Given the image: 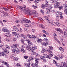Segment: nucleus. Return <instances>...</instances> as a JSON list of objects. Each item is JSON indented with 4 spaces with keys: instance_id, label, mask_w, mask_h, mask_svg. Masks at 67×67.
Masks as SVG:
<instances>
[{
    "instance_id": "43",
    "label": "nucleus",
    "mask_w": 67,
    "mask_h": 67,
    "mask_svg": "<svg viewBox=\"0 0 67 67\" xmlns=\"http://www.w3.org/2000/svg\"><path fill=\"white\" fill-rule=\"evenodd\" d=\"M21 43L23 44H24V40L23 39H21Z\"/></svg>"
},
{
    "instance_id": "52",
    "label": "nucleus",
    "mask_w": 67,
    "mask_h": 67,
    "mask_svg": "<svg viewBox=\"0 0 67 67\" xmlns=\"http://www.w3.org/2000/svg\"><path fill=\"white\" fill-rule=\"evenodd\" d=\"M17 33L15 32H13L12 34L13 36H16Z\"/></svg>"
},
{
    "instance_id": "44",
    "label": "nucleus",
    "mask_w": 67,
    "mask_h": 67,
    "mask_svg": "<svg viewBox=\"0 0 67 67\" xmlns=\"http://www.w3.org/2000/svg\"><path fill=\"white\" fill-rule=\"evenodd\" d=\"M2 9H3L5 11H8V10L7 8H6L4 7H2Z\"/></svg>"
},
{
    "instance_id": "42",
    "label": "nucleus",
    "mask_w": 67,
    "mask_h": 67,
    "mask_svg": "<svg viewBox=\"0 0 67 67\" xmlns=\"http://www.w3.org/2000/svg\"><path fill=\"white\" fill-rule=\"evenodd\" d=\"M45 49H43L41 51V53H45Z\"/></svg>"
},
{
    "instance_id": "56",
    "label": "nucleus",
    "mask_w": 67,
    "mask_h": 67,
    "mask_svg": "<svg viewBox=\"0 0 67 67\" xmlns=\"http://www.w3.org/2000/svg\"><path fill=\"white\" fill-rule=\"evenodd\" d=\"M11 47L12 48H16L15 46V45H14V44L12 45V46Z\"/></svg>"
},
{
    "instance_id": "47",
    "label": "nucleus",
    "mask_w": 67,
    "mask_h": 67,
    "mask_svg": "<svg viewBox=\"0 0 67 67\" xmlns=\"http://www.w3.org/2000/svg\"><path fill=\"white\" fill-rule=\"evenodd\" d=\"M31 36H32L33 37L32 38H37V36H35L34 35H32Z\"/></svg>"
},
{
    "instance_id": "32",
    "label": "nucleus",
    "mask_w": 67,
    "mask_h": 67,
    "mask_svg": "<svg viewBox=\"0 0 67 67\" xmlns=\"http://www.w3.org/2000/svg\"><path fill=\"white\" fill-rule=\"evenodd\" d=\"M48 48L49 50H53V49H54L53 47H52L51 46H49Z\"/></svg>"
},
{
    "instance_id": "55",
    "label": "nucleus",
    "mask_w": 67,
    "mask_h": 67,
    "mask_svg": "<svg viewBox=\"0 0 67 67\" xmlns=\"http://www.w3.org/2000/svg\"><path fill=\"white\" fill-rule=\"evenodd\" d=\"M55 16L57 18H58L60 16L59 15L57 14L55 15Z\"/></svg>"
},
{
    "instance_id": "29",
    "label": "nucleus",
    "mask_w": 67,
    "mask_h": 67,
    "mask_svg": "<svg viewBox=\"0 0 67 67\" xmlns=\"http://www.w3.org/2000/svg\"><path fill=\"white\" fill-rule=\"evenodd\" d=\"M27 36L29 38H32V37L29 34H27Z\"/></svg>"
},
{
    "instance_id": "38",
    "label": "nucleus",
    "mask_w": 67,
    "mask_h": 67,
    "mask_svg": "<svg viewBox=\"0 0 67 67\" xmlns=\"http://www.w3.org/2000/svg\"><path fill=\"white\" fill-rule=\"evenodd\" d=\"M5 46L6 48L7 49H10V47L8 46L7 45H5Z\"/></svg>"
},
{
    "instance_id": "2",
    "label": "nucleus",
    "mask_w": 67,
    "mask_h": 67,
    "mask_svg": "<svg viewBox=\"0 0 67 67\" xmlns=\"http://www.w3.org/2000/svg\"><path fill=\"white\" fill-rule=\"evenodd\" d=\"M20 22H25L27 23H30L31 21L28 19H27L25 18H23L21 19Z\"/></svg>"
},
{
    "instance_id": "46",
    "label": "nucleus",
    "mask_w": 67,
    "mask_h": 67,
    "mask_svg": "<svg viewBox=\"0 0 67 67\" xmlns=\"http://www.w3.org/2000/svg\"><path fill=\"white\" fill-rule=\"evenodd\" d=\"M3 56H4V57H7V55L6 54H5V53H4Z\"/></svg>"
},
{
    "instance_id": "20",
    "label": "nucleus",
    "mask_w": 67,
    "mask_h": 67,
    "mask_svg": "<svg viewBox=\"0 0 67 67\" xmlns=\"http://www.w3.org/2000/svg\"><path fill=\"white\" fill-rule=\"evenodd\" d=\"M62 52H63L64 51V49L62 48V47H59L58 48Z\"/></svg>"
},
{
    "instance_id": "22",
    "label": "nucleus",
    "mask_w": 67,
    "mask_h": 67,
    "mask_svg": "<svg viewBox=\"0 0 67 67\" xmlns=\"http://www.w3.org/2000/svg\"><path fill=\"white\" fill-rule=\"evenodd\" d=\"M29 57L30 58V59H31V60H33V59H34V57L32 55L30 56Z\"/></svg>"
},
{
    "instance_id": "35",
    "label": "nucleus",
    "mask_w": 67,
    "mask_h": 67,
    "mask_svg": "<svg viewBox=\"0 0 67 67\" xmlns=\"http://www.w3.org/2000/svg\"><path fill=\"white\" fill-rule=\"evenodd\" d=\"M45 7H46L47 8V7H48V6H49V4H48V3H45Z\"/></svg>"
},
{
    "instance_id": "61",
    "label": "nucleus",
    "mask_w": 67,
    "mask_h": 67,
    "mask_svg": "<svg viewBox=\"0 0 67 67\" xmlns=\"http://www.w3.org/2000/svg\"><path fill=\"white\" fill-rule=\"evenodd\" d=\"M17 27H16L15 26H14L13 27V29L14 31H16V29Z\"/></svg>"
},
{
    "instance_id": "14",
    "label": "nucleus",
    "mask_w": 67,
    "mask_h": 67,
    "mask_svg": "<svg viewBox=\"0 0 67 67\" xmlns=\"http://www.w3.org/2000/svg\"><path fill=\"white\" fill-rule=\"evenodd\" d=\"M2 30L3 32H7L8 31V30L7 29V28L5 27H4L2 29Z\"/></svg>"
},
{
    "instance_id": "54",
    "label": "nucleus",
    "mask_w": 67,
    "mask_h": 67,
    "mask_svg": "<svg viewBox=\"0 0 67 67\" xmlns=\"http://www.w3.org/2000/svg\"><path fill=\"white\" fill-rule=\"evenodd\" d=\"M5 65L6 66H7V67H9V64L7 62H6V64H5Z\"/></svg>"
},
{
    "instance_id": "17",
    "label": "nucleus",
    "mask_w": 67,
    "mask_h": 67,
    "mask_svg": "<svg viewBox=\"0 0 67 67\" xmlns=\"http://www.w3.org/2000/svg\"><path fill=\"white\" fill-rule=\"evenodd\" d=\"M35 62L37 64H38V62H39V60H40V59L38 58H35Z\"/></svg>"
},
{
    "instance_id": "13",
    "label": "nucleus",
    "mask_w": 67,
    "mask_h": 67,
    "mask_svg": "<svg viewBox=\"0 0 67 67\" xmlns=\"http://www.w3.org/2000/svg\"><path fill=\"white\" fill-rule=\"evenodd\" d=\"M41 43L42 45H43L44 46H46L47 45H48V44H49L47 42H45L44 43L41 42Z\"/></svg>"
},
{
    "instance_id": "58",
    "label": "nucleus",
    "mask_w": 67,
    "mask_h": 67,
    "mask_svg": "<svg viewBox=\"0 0 67 67\" xmlns=\"http://www.w3.org/2000/svg\"><path fill=\"white\" fill-rule=\"evenodd\" d=\"M3 47V44H1V45H0V48H1Z\"/></svg>"
},
{
    "instance_id": "23",
    "label": "nucleus",
    "mask_w": 67,
    "mask_h": 67,
    "mask_svg": "<svg viewBox=\"0 0 67 67\" xmlns=\"http://www.w3.org/2000/svg\"><path fill=\"white\" fill-rule=\"evenodd\" d=\"M43 40L44 42H47V43H49V42H48V40L47 39V38H44L43 39Z\"/></svg>"
},
{
    "instance_id": "26",
    "label": "nucleus",
    "mask_w": 67,
    "mask_h": 67,
    "mask_svg": "<svg viewBox=\"0 0 67 67\" xmlns=\"http://www.w3.org/2000/svg\"><path fill=\"white\" fill-rule=\"evenodd\" d=\"M16 52L17 54H20L21 53V50L19 49H18L16 51Z\"/></svg>"
},
{
    "instance_id": "10",
    "label": "nucleus",
    "mask_w": 67,
    "mask_h": 67,
    "mask_svg": "<svg viewBox=\"0 0 67 67\" xmlns=\"http://www.w3.org/2000/svg\"><path fill=\"white\" fill-rule=\"evenodd\" d=\"M27 42L28 43V44L30 45H32L33 44L32 42H31V40L30 39L27 40Z\"/></svg>"
},
{
    "instance_id": "63",
    "label": "nucleus",
    "mask_w": 67,
    "mask_h": 67,
    "mask_svg": "<svg viewBox=\"0 0 67 67\" xmlns=\"http://www.w3.org/2000/svg\"><path fill=\"white\" fill-rule=\"evenodd\" d=\"M26 67H30V64L29 63H28L27 64V65Z\"/></svg>"
},
{
    "instance_id": "45",
    "label": "nucleus",
    "mask_w": 67,
    "mask_h": 67,
    "mask_svg": "<svg viewBox=\"0 0 67 67\" xmlns=\"http://www.w3.org/2000/svg\"><path fill=\"white\" fill-rule=\"evenodd\" d=\"M15 36L16 37H18H18H20V35L17 33L16 34V35Z\"/></svg>"
},
{
    "instance_id": "24",
    "label": "nucleus",
    "mask_w": 67,
    "mask_h": 67,
    "mask_svg": "<svg viewBox=\"0 0 67 67\" xmlns=\"http://www.w3.org/2000/svg\"><path fill=\"white\" fill-rule=\"evenodd\" d=\"M20 35L21 36V37H24V38H26V36L24 35L21 34Z\"/></svg>"
},
{
    "instance_id": "48",
    "label": "nucleus",
    "mask_w": 67,
    "mask_h": 67,
    "mask_svg": "<svg viewBox=\"0 0 67 67\" xmlns=\"http://www.w3.org/2000/svg\"><path fill=\"white\" fill-rule=\"evenodd\" d=\"M4 14H5V15H7V16H9V14L6 12H5Z\"/></svg>"
},
{
    "instance_id": "6",
    "label": "nucleus",
    "mask_w": 67,
    "mask_h": 67,
    "mask_svg": "<svg viewBox=\"0 0 67 67\" xmlns=\"http://www.w3.org/2000/svg\"><path fill=\"white\" fill-rule=\"evenodd\" d=\"M33 15L34 17H36L38 16V15L37 13H36V12L35 10H34L33 12V14L31 13V15Z\"/></svg>"
},
{
    "instance_id": "34",
    "label": "nucleus",
    "mask_w": 67,
    "mask_h": 67,
    "mask_svg": "<svg viewBox=\"0 0 67 67\" xmlns=\"http://www.w3.org/2000/svg\"><path fill=\"white\" fill-rule=\"evenodd\" d=\"M58 0H53L52 1V3H56V2H57V1Z\"/></svg>"
},
{
    "instance_id": "18",
    "label": "nucleus",
    "mask_w": 67,
    "mask_h": 67,
    "mask_svg": "<svg viewBox=\"0 0 67 67\" xmlns=\"http://www.w3.org/2000/svg\"><path fill=\"white\" fill-rule=\"evenodd\" d=\"M38 65V64H37L36 63H33L31 64V66L34 67H37V65Z\"/></svg>"
},
{
    "instance_id": "33",
    "label": "nucleus",
    "mask_w": 67,
    "mask_h": 67,
    "mask_svg": "<svg viewBox=\"0 0 67 67\" xmlns=\"http://www.w3.org/2000/svg\"><path fill=\"white\" fill-rule=\"evenodd\" d=\"M47 52L48 53H49V54H51V53H53V52H52L51 51H50L49 50H47Z\"/></svg>"
},
{
    "instance_id": "39",
    "label": "nucleus",
    "mask_w": 67,
    "mask_h": 67,
    "mask_svg": "<svg viewBox=\"0 0 67 67\" xmlns=\"http://www.w3.org/2000/svg\"><path fill=\"white\" fill-rule=\"evenodd\" d=\"M21 52L22 53H26V50H21Z\"/></svg>"
},
{
    "instance_id": "41",
    "label": "nucleus",
    "mask_w": 67,
    "mask_h": 67,
    "mask_svg": "<svg viewBox=\"0 0 67 67\" xmlns=\"http://www.w3.org/2000/svg\"><path fill=\"white\" fill-rule=\"evenodd\" d=\"M64 37L66 38L67 37V33L66 32H64Z\"/></svg>"
},
{
    "instance_id": "59",
    "label": "nucleus",
    "mask_w": 67,
    "mask_h": 67,
    "mask_svg": "<svg viewBox=\"0 0 67 67\" xmlns=\"http://www.w3.org/2000/svg\"><path fill=\"white\" fill-rule=\"evenodd\" d=\"M53 39H54V40H55V41H57L58 39H57V38H56V37H53Z\"/></svg>"
},
{
    "instance_id": "9",
    "label": "nucleus",
    "mask_w": 67,
    "mask_h": 67,
    "mask_svg": "<svg viewBox=\"0 0 67 67\" xmlns=\"http://www.w3.org/2000/svg\"><path fill=\"white\" fill-rule=\"evenodd\" d=\"M53 63L54 64H55L57 66V67H63L62 65L60 64H58V63H57V62L55 60H53Z\"/></svg>"
},
{
    "instance_id": "12",
    "label": "nucleus",
    "mask_w": 67,
    "mask_h": 67,
    "mask_svg": "<svg viewBox=\"0 0 67 67\" xmlns=\"http://www.w3.org/2000/svg\"><path fill=\"white\" fill-rule=\"evenodd\" d=\"M31 45L29 44L26 47V49L28 51H31Z\"/></svg>"
},
{
    "instance_id": "37",
    "label": "nucleus",
    "mask_w": 67,
    "mask_h": 67,
    "mask_svg": "<svg viewBox=\"0 0 67 67\" xmlns=\"http://www.w3.org/2000/svg\"><path fill=\"white\" fill-rule=\"evenodd\" d=\"M44 58V55H43V56H41L40 57V58L41 59V60H43V59H44V58Z\"/></svg>"
},
{
    "instance_id": "7",
    "label": "nucleus",
    "mask_w": 67,
    "mask_h": 67,
    "mask_svg": "<svg viewBox=\"0 0 67 67\" xmlns=\"http://www.w3.org/2000/svg\"><path fill=\"white\" fill-rule=\"evenodd\" d=\"M48 8H49V9H47V11L48 12H50V10H52L53 8V6H52V5L51 4H49Z\"/></svg>"
},
{
    "instance_id": "62",
    "label": "nucleus",
    "mask_w": 67,
    "mask_h": 67,
    "mask_svg": "<svg viewBox=\"0 0 67 67\" xmlns=\"http://www.w3.org/2000/svg\"><path fill=\"white\" fill-rule=\"evenodd\" d=\"M13 40L14 41H16V37H15L13 38Z\"/></svg>"
},
{
    "instance_id": "60",
    "label": "nucleus",
    "mask_w": 67,
    "mask_h": 67,
    "mask_svg": "<svg viewBox=\"0 0 67 67\" xmlns=\"http://www.w3.org/2000/svg\"><path fill=\"white\" fill-rule=\"evenodd\" d=\"M53 39H54V40H55V41H57L58 39H57V38H56V37H53Z\"/></svg>"
},
{
    "instance_id": "4",
    "label": "nucleus",
    "mask_w": 67,
    "mask_h": 67,
    "mask_svg": "<svg viewBox=\"0 0 67 67\" xmlns=\"http://www.w3.org/2000/svg\"><path fill=\"white\" fill-rule=\"evenodd\" d=\"M55 29L56 31H57L58 32V33L59 34H60L61 33H62V34H63L64 33V32L63 31H62L61 29H60V28H55Z\"/></svg>"
},
{
    "instance_id": "11",
    "label": "nucleus",
    "mask_w": 67,
    "mask_h": 67,
    "mask_svg": "<svg viewBox=\"0 0 67 67\" xmlns=\"http://www.w3.org/2000/svg\"><path fill=\"white\" fill-rule=\"evenodd\" d=\"M11 58L12 59H13L14 61H17L18 60V58L16 57H14V56L11 57Z\"/></svg>"
},
{
    "instance_id": "30",
    "label": "nucleus",
    "mask_w": 67,
    "mask_h": 67,
    "mask_svg": "<svg viewBox=\"0 0 67 67\" xmlns=\"http://www.w3.org/2000/svg\"><path fill=\"white\" fill-rule=\"evenodd\" d=\"M12 52H13V53H16V49H13Z\"/></svg>"
},
{
    "instance_id": "15",
    "label": "nucleus",
    "mask_w": 67,
    "mask_h": 67,
    "mask_svg": "<svg viewBox=\"0 0 67 67\" xmlns=\"http://www.w3.org/2000/svg\"><path fill=\"white\" fill-rule=\"evenodd\" d=\"M62 66H63L64 67H67V65L66 63L65 62H62Z\"/></svg>"
},
{
    "instance_id": "19",
    "label": "nucleus",
    "mask_w": 67,
    "mask_h": 67,
    "mask_svg": "<svg viewBox=\"0 0 67 67\" xmlns=\"http://www.w3.org/2000/svg\"><path fill=\"white\" fill-rule=\"evenodd\" d=\"M63 6L62 5H60L59 4V5H58V8L59 9V10H61L62 9H63Z\"/></svg>"
},
{
    "instance_id": "27",
    "label": "nucleus",
    "mask_w": 67,
    "mask_h": 67,
    "mask_svg": "<svg viewBox=\"0 0 67 67\" xmlns=\"http://www.w3.org/2000/svg\"><path fill=\"white\" fill-rule=\"evenodd\" d=\"M41 7L43 9H44L45 8V5L44 4H42L41 5Z\"/></svg>"
},
{
    "instance_id": "49",
    "label": "nucleus",
    "mask_w": 67,
    "mask_h": 67,
    "mask_svg": "<svg viewBox=\"0 0 67 67\" xmlns=\"http://www.w3.org/2000/svg\"><path fill=\"white\" fill-rule=\"evenodd\" d=\"M4 54L3 52L0 53V56H3Z\"/></svg>"
},
{
    "instance_id": "36",
    "label": "nucleus",
    "mask_w": 67,
    "mask_h": 67,
    "mask_svg": "<svg viewBox=\"0 0 67 67\" xmlns=\"http://www.w3.org/2000/svg\"><path fill=\"white\" fill-rule=\"evenodd\" d=\"M37 19L39 20H40V21H42V20H43V19H42V18H41L40 17H37Z\"/></svg>"
},
{
    "instance_id": "40",
    "label": "nucleus",
    "mask_w": 67,
    "mask_h": 67,
    "mask_svg": "<svg viewBox=\"0 0 67 67\" xmlns=\"http://www.w3.org/2000/svg\"><path fill=\"white\" fill-rule=\"evenodd\" d=\"M32 7L34 9H36L37 8V6L36 5H34L32 6Z\"/></svg>"
},
{
    "instance_id": "50",
    "label": "nucleus",
    "mask_w": 67,
    "mask_h": 67,
    "mask_svg": "<svg viewBox=\"0 0 67 67\" xmlns=\"http://www.w3.org/2000/svg\"><path fill=\"white\" fill-rule=\"evenodd\" d=\"M44 19H46V20H48V18L47 17V16H44Z\"/></svg>"
},
{
    "instance_id": "31",
    "label": "nucleus",
    "mask_w": 67,
    "mask_h": 67,
    "mask_svg": "<svg viewBox=\"0 0 67 67\" xmlns=\"http://www.w3.org/2000/svg\"><path fill=\"white\" fill-rule=\"evenodd\" d=\"M21 66H22L21 64H20V63H17V67H21Z\"/></svg>"
},
{
    "instance_id": "21",
    "label": "nucleus",
    "mask_w": 67,
    "mask_h": 67,
    "mask_svg": "<svg viewBox=\"0 0 67 67\" xmlns=\"http://www.w3.org/2000/svg\"><path fill=\"white\" fill-rule=\"evenodd\" d=\"M39 26L40 27H41V29H45V26L42 24L40 25Z\"/></svg>"
},
{
    "instance_id": "57",
    "label": "nucleus",
    "mask_w": 67,
    "mask_h": 67,
    "mask_svg": "<svg viewBox=\"0 0 67 67\" xmlns=\"http://www.w3.org/2000/svg\"><path fill=\"white\" fill-rule=\"evenodd\" d=\"M55 24H56V25H57L58 26H59L60 25V24L58 23L55 22Z\"/></svg>"
},
{
    "instance_id": "53",
    "label": "nucleus",
    "mask_w": 67,
    "mask_h": 67,
    "mask_svg": "<svg viewBox=\"0 0 67 67\" xmlns=\"http://www.w3.org/2000/svg\"><path fill=\"white\" fill-rule=\"evenodd\" d=\"M41 12L43 15H44V10H41Z\"/></svg>"
},
{
    "instance_id": "1",
    "label": "nucleus",
    "mask_w": 67,
    "mask_h": 67,
    "mask_svg": "<svg viewBox=\"0 0 67 67\" xmlns=\"http://www.w3.org/2000/svg\"><path fill=\"white\" fill-rule=\"evenodd\" d=\"M20 9L22 11H23L24 13H25L28 15H32V12L31 11L28 10V9L25 7H23L21 6Z\"/></svg>"
},
{
    "instance_id": "51",
    "label": "nucleus",
    "mask_w": 67,
    "mask_h": 67,
    "mask_svg": "<svg viewBox=\"0 0 67 67\" xmlns=\"http://www.w3.org/2000/svg\"><path fill=\"white\" fill-rule=\"evenodd\" d=\"M31 59H30V58H29V59H27V61L28 62H30V61H31Z\"/></svg>"
},
{
    "instance_id": "64",
    "label": "nucleus",
    "mask_w": 67,
    "mask_h": 67,
    "mask_svg": "<svg viewBox=\"0 0 67 67\" xmlns=\"http://www.w3.org/2000/svg\"><path fill=\"white\" fill-rule=\"evenodd\" d=\"M67 11V6H66L65 7L64 10Z\"/></svg>"
},
{
    "instance_id": "5",
    "label": "nucleus",
    "mask_w": 67,
    "mask_h": 67,
    "mask_svg": "<svg viewBox=\"0 0 67 67\" xmlns=\"http://www.w3.org/2000/svg\"><path fill=\"white\" fill-rule=\"evenodd\" d=\"M32 52L31 53V55H35V56L36 57H40V55L39 54H38V53H36V52L33 51H31Z\"/></svg>"
},
{
    "instance_id": "3",
    "label": "nucleus",
    "mask_w": 67,
    "mask_h": 67,
    "mask_svg": "<svg viewBox=\"0 0 67 67\" xmlns=\"http://www.w3.org/2000/svg\"><path fill=\"white\" fill-rule=\"evenodd\" d=\"M50 55L48 56L47 54H43V57L44 58H48L49 59H51V57H52L54 56L53 54H50Z\"/></svg>"
},
{
    "instance_id": "8",
    "label": "nucleus",
    "mask_w": 67,
    "mask_h": 67,
    "mask_svg": "<svg viewBox=\"0 0 67 67\" xmlns=\"http://www.w3.org/2000/svg\"><path fill=\"white\" fill-rule=\"evenodd\" d=\"M60 2H56L55 4H54V8H55L56 9H57V8H58V7L59 4L60 3Z\"/></svg>"
},
{
    "instance_id": "25",
    "label": "nucleus",
    "mask_w": 67,
    "mask_h": 67,
    "mask_svg": "<svg viewBox=\"0 0 67 67\" xmlns=\"http://www.w3.org/2000/svg\"><path fill=\"white\" fill-rule=\"evenodd\" d=\"M62 58V56L58 55L57 57V59H61Z\"/></svg>"
},
{
    "instance_id": "16",
    "label": "nucleus",
    "mask_w": 67,
    "mask_h": 67,
    "mask_svg": "<svg viewBox=\"0 0 67 67\" xmlns=\"http://www.w3.org/2000/svg\"><path fill=\"white\" fill-rule=\"evenodd\" d=\"M37 42L38 43H41V42L43 41V40L42 39H40L38 37H37Z\"/></svg>"
},
{
    "instance_id": "28",
    "label": "nucleus",
    "mask_w": 67,
    "mask_h": 67,
    "mask_svg": "<svg viewBox=\"0 0 67 67\" xmlns=\"http://www.w3.org/2000/svg\"><path fill=\"white\" fill-rule=\"evenodd\" d=\"M25 48V46H24L23 45L21 46L20 48L21 50H23Z\"/></svg>"
}]
</instances>
